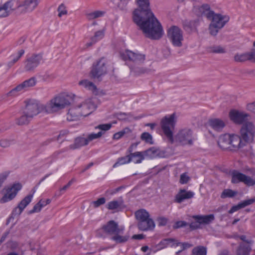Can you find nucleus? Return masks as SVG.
Here are the masks:
<instances>
[{
    "mask_svg": "<svg viewBox=\"0 0 255 255\" xmlns=\"http://www.w3.org/2000/svg\"><path fill=\"white\" fill-rule=\"evenodd\" d=\"M251 245L240 244L237 251V255H249L252 251Z\"/></svg>",
    "mask_w": 255,
    "mask_h": 255,
    "instance_id": "nucleus-36",
    "label": "nucleus"
},
{
    "mask_svg": "<svg viewBox=\"0 0 255 255\" xmlns=\"http://www.w3.org/2000/svg\"><path fill=\"white\" fill-rule=\"evenodd\" d=\"M167 37L174 46L178 47L182 46L183 40V31L178 27L171 26L168 29Z\"/></svg>",
    "mask_w": 255,
    "mask_h": 255,
    "instance_id": "nucleus-5",
    "label": "nucleus"
},
{
    "mask_svg": "<svg viewBox=\"0 0 255 255\" xmlns=\"http://www.w3.org/2000/svg\"><path fill=\"white\" fill-rule=\"evenodd\" d=\"M97 102L96 98L88 99L77 106V110L80 111L81 116H88L97 108Z\"/></svg>",
    "mask_w": 255,
    "mask_h": 255,
    "instance_id": "nucleus-7",
    "label": "nucleus"
},
{
    "mask_svg": "<svg viewBox=\"0 0 255 255\" xmlns=\"http://www.w3.org/2000/svg\"><path fill=\"white\" fill-rule=\"evenodd\" d=\"M230 175L232 176L231 182L232 183L236 184L243 182L249 186L254 185L253 179L237 170H233L231 171Z\"/></svg>",
    "mask_w": 255,
    "mask_h": 255,
    "instance_id": "nucleus-11",
    "label": "nucleus"
},
{
    "mask_svg": "<svg viewBox=\"0 0 255 255\" xmlns=\"http://www.w3.org/2000/svg\"><path fill=\"white\" fill-rule=\"evenodd\" d=\"M10 174L9 171H4L0 173V188L2 186L4 182L6 180Z\"/></svg>",
    "mask_w": 255,
    "mask_h": 255,
    "instance_id": "nucleus-52",
    "label": "nucleus"
},
{
    "mask_svg": "<svg viewBox=\"0 0 255 255\" xmlns=\"http://www.w3.org/2000/svg\"><path fill=\"white\" fill-rule=\"evenodd\" d=\"M11 144V141L4 139L0 141V145L4 148L7 147Z\"/></svg>",
    "mask_w": 255,
    "mask_h": 255,
    "instance_id": "nucleus-60",
    "label": "nucleus"
},
{
    "mask_svg": "<svg viewBox=\"0 0 255 255\" xmlns=\"http://www.w3.org/2000/svg\"><path fill=\"white\" fill-rule=\"evenodd\" d=\"M9 15V11L7 9H5L4 7V5H2L0 6V17H6Z\"/></svg>",
    "mask_w": 255,
    "mask_h": 255,
    "instance_id": "nucleus-59",
    "label": "nucleus"
},
{
    "mask_svg": "<svg viewBox=\"0 0 255 255\" xmlns=\"http://www.w3.org/2000/svg\"><path fill=\"white\" fill-rule=\"evenodd\" d=\"M193 218L199 221L201 224H209L214 220L215 217L213 214H210L203 216L197 215L193 216Z\"/></svg>",
    "mask_w": 255,
    "mask_h": 255,
    "instance_id": "nucleus-30",
    "label": "nucleus"
},
{
    "mask_svg": "<svg viewBox=\"0 0 255 255\" xmlns=\"http://www.w3.org/2000/svg\"><path fill=\"white\" fill-rule=\"evenodd\" d=\"M218 143L223 149H230V134H225L220 136Z\"/></svg>",
    "mask_w": 255,
    "mask_h": 255,
    "instance_id": "nucleus-26",
    "label": "nucleus"
},
{
    "mask_svg": "<svg viewBox=\"0 0 255 255\" xmlns=\"http://www.w3.org/2000/svg\"><path fill=\"white\" fill-rule=\"evenodd\" d=\"M201 223L196 220V222H192L190 225V228L192 230H195L200 228Z\"/></svg>",
    "mask_w": 255,
    "mask_h": 255,
    "instance_id": "nucleus-64",
    "label": "nucleus"
},
{
    "mask_svg": "<svg viewBox=\"0 0 255 255\" xmlns=\"http://www.w3.org/2000/svg\"><path fill=\"white\" fill-rule=\"evenodd\" d=\"M4 7L9 12L10 10H14L18 9L20 11V1L19 0H10L3 4Z\"/></svg>",
    "mask_w": 255,
    "mask_h": 255,
    "instance_id": "nucleus-32",
    "label": "nucleus"
},
{
    "mask_svg": "<svg viewBox=\"0 0 255 255\" xmlns=\"http://www.w3.org/2000/svg\"><path fill=\"white\" fill-rule=\"evenodd\" d=\"M107 72V62L105 58H102L93 63L90 72V76L92 79L101 81L102 77L105 75Z\"/></svg>",
    "mask_w": 255,
    "mask_h": 255,
    "instance_id": "nucleus-3",
    "label": "nucleus"
},
{
    "mask_svg": "<svg viewBox=\"0 0 255 255\" xmlns=\"http://www.w3.org/2000/svg\"><path fill=\"white\" fill-rule=\"evenodd\" d=\"M57 11L58 12V16L59 17H61L63 15H67L68 13L66 7L63 3H61L59 5Z\"/></svg>",
    "mask_w": 255,
    "mask_h": 255,
    "instance_id": "nucleus-50",
    "label": "nucleus"
},
{
    "mask_svg": "<svg viewBox=\"0 0 255 255\" xmlns=\"http://www.w3.org/2000/svg\"><path fill=\"white\" fill-rule=\"evenodd\" d=\"M194 193L191 191H186L185 189H181L175 196V202L180 203L185 199H191L193 197Z\"/></svg>",
    "mask_w": 255,
    "mask_h": 255,
    "instance_id": "nucleus-23",
    "label": "nucleus"
},
{
    "mask_svg": "<svg viewBox=\"0 0 255 255\" xmlns=\"http://www.w3.org/2000/svg\"><path fill=\"white\" fill-rule=\"evenodd\" d=\"M43 59L41 54H32L28 57L24 62V69L28 72H33Z\"/></svg>",
    "mask_w": 255,
    "mask_h": 255,
    "instance_id": "nucleus-10",
    "label": "nucleus"
},
{
    "mask_svg": "<svg viewBox=\"0 0 255 255\" xmlns=\"http://www.w3.org/2000/svg\"><path fill=\"white\" fill-rule=\"evenodd\" d=\"M138 8L133 12V20L144 35L152 39H159L163 35L160 22L150 8L149 0H136Z\"/></svg>",
    "mask_w": 255,
    "mask_h": 255,
    "instance_id": "nucleus-1",
    "label": "nucleus"
},
{
    "mask_svg": "<svg viewBox=\"0 0 255 255\" xmlns=\"http://www.w3.org/2000/svg\"><path fill=\"white\" fill-rule=\"evenodd\" d=\"M187 225H188V223H187L185 221H178V222H176V223L174 226V228L177 229V228H181L183 227H185Z\"/></svg>",
    "mask_w": 255,
    "mask_h": 255,
    "instance_id": "nucleus-62",
    "label": "nucleus"
},
{
    "mask_svg": "<svg viewBox=\"0 0 255 255\" xmlns=\"http://www.w3.org/2000/svg\"><path fill=\"white\" fill-rule=\"evenodd\" d=\"M156 151L154 148H150L143 151H136L130 154L131 161L136 164L141 163L145 156L152 157L155 154Z\"/></svg>",
    "mask_w": 255,
    "mask_h": 255,
    "instance_id": "nucleus-14",
    "label": "nucleus"
},
{
    "mask_svg": "<svg viewBox=\"0 0 255 255\" xmlns=\"http://www.w3.org/2000/svg\"><path fill=\"white\" fill-rule=\"evenodd\" d=\"M112 127L111 124H101L95 127V128H98L102 130L107 131Z\"/></svg>",
    "mask_w": 255,
    "mask_h": 255,
    "instance_id": "nucleus-57",
    "label": "nucleus"
},
{
    "mask_svg": "<svg viewBox=\"0 0 255 255\" xmlns=\"http://www.w3.org/2000/svg\"><path fill=\"white\" fill-rule=\"evenodd\" d=\"M40 202H38L33 207V209L28 211V214H32L34 213L39 212L41 209V205H40Z\"/></svg>",
    "mask_w": 255,
    "mask_h": 255,
    "instance_id": "nucleus-56",
    "label": "nucleus"
},
{
    "mask_svg": "<svg viewBox=\"0 0 255 255\" xmlns=\"http://www.w3.org/2000/svg\"><path fill=\"white\" fill-rule=\"evenodd\" d=\"M57 102L60 105L61 110L69 106L72 103L73 100L71 96L69 95H62L55 97Z\"/></svg>",
    "mask_w": 255,
    "mask_h": 255,
    "instance_id": "nucleus-25",
    "label": "nucleus"
},
{
    "mask_svg": "<svg viewBox=\"0 0 255 255\" xmlns=\"http://www.w3.org/2000/svg\"><path fill=\"white\" fill-rule=\"evenodd\" d=\"M81 116L79 111L77 110V107L72 108L69 109L67 115V119L69 121H73L78 119Z\"/></svg>",
    "mask_w": 255,
    "mask_h": 255,
    "instance_id": "nucleus-35",
    "label": "nucleus"
},
{
    "mask_svg": "<svg viewBox=\"0 0 255 255\" xmlns=\"http://www.w3.org/2000/svg\"><path fill=\"white\" fill-rule=\"evenodd\" d=\"M157 221L159 226H165L167 224L168 220L165 217H161L157 219Z\"/></svg>",
    "mask_w": 255,
    "mask_h": 255,
    "instance_id": "nucleus-61",
    "label": "nucleus"
},
{
    "mask_svg": "<svg viewBox=\"0 0 255 255\" xmlns=\"http://www.w3.org/2000/svg\"><path fill=\"white\" fill-rule=\"evenodd\" d=\"M192 134L190 129H181L175 136L174 141H178L182 145H192L193 144Z\"/></svg>",
    "mask_w": 255,
    "mask_h": 255,
    "instance_id": "nucleus-12",
    "label": "nucleus"
},
{
    "mask_svg": "<svg viewBox=\"0 0 255 255\" xmlns=\"http://www.w3.org/2000/svg\"><path fill=\"white\" fill-rule=\"evenodd\" d=\"M137 226L139 230L145 231L153 230L155 227V224L152 219L148 217L147 219L138 222Z\"/></svg>",
    "mask_w": 255,
    "mask_h": 255,
    "instance_id": "nucleus-22",
    "label": "nucleus"
},
{
    "mask_svg": "<svg viewBox=\"0 0 255 255\" xmlns=\"http://www.w3.org/2000/svg\"><path fill=\"white\" fill-rule=\"evenodd\" d=\"M102 229L110 235L122 233L123 230V229H119L118 224L113 220L110 221L106 225L103 226Z\"/></svg>",
    "mask_w": 255,
    "mask_h": 255,
    "instance_id": "nucleus-20",
    "label": "nucleus"
},
{
    "mask_svg": "<svg viewBox=\"0 0 255 255\" xmlns=\"http://www.w3.org/2000/svg\"><path fill=\"white\" fill-rule=\"evenodd\" d=\"M131 161L130 154L124 157H120L118 159L117 161L114 164L113 167L115 168L117 166L129 163Z\"/></svg>",
    "mask_w": 255,
    "mask_h": 255,
    "instance_id": "nucleus-42",
    "label": "nucleus"
},
{
    "mask_svg": "<svg viewBox=\"0 0 255 255\" xmlns=\"http://www.w3.org/2000/svg\"><path fill=\"white\" fill-rule=\"evenodd\" d=\"M32 119L31 116L24 113L23 111V115L16 120V124L19 126L27 125Z\"/></svg>",
    "mask_w": 255,
    "mask_h": 255,
    "instance_id": "nucleus-39",
    "label": "nucleus"
},
{
    "mask_svg": "<svg viewBox=\"0 0 255 255\" xmlns=\"http://www.w3.org/2000/svg\"><path fill=\"white\" fill-rule=\"evenodd\" d=\"M255 202V198L246 200L239 203L237 205L233 206L229 211V213L232 214L241 208H243L248 205H251Z\"/></svg>",
    "mask_w": 255,
    "mask_h": 255,
    "instance_id": "nucleus-27",
    "label": "nucleus"
},
{
    "mask_svg": "<svg viewBox=\"0 0 255 255\" xmlns=\"http://www.w3.org/2000/svg\"><path fill=\"white\" fill-rule=\"evenodd\" d=\"M213 11L210 9V6L208 4H203L195 8V12L198 16L205 15L207 18L208 13Z\"/></svg>",
    "mask_w": 255,
    "mask_h": 255,
    "instance_id": "nucleus-33",
    "label": "nucleus"
},
{
    "mask_svg": "<svg viewBox=\"0 0 255 255\" xmlns=\"http://www.w3.org/2000/svg\"><path fill=\"white\" fill-rule=\"evenodd\" d=\"M128 132H130V130L128 128H125L123 130L115 133L113 138L116 140L119 139L123 136L125 134Z\"/></svg>",
    "mask_w": 255,
    "mask_h": 255,
    "instance_id": "nucleus-49",
    "label": "nucleus"
},
{
    "mask_svg": "<svg viewBox=\"0 0 255 255\" xmlns=\"http://www.w3.org/2000/svg\"><path fill=\"white\" fill-rule=\"evenodd\" d=\"M207 18L211 19V23L218 28L223 27L229 19L228 16L221 14H216L214 11H211L208 13Z\"/></svg>",
    "mask_w": 255,
    "mask_h": 255,
    "instance_id": "nucleus-13",
    "label": "nucleus"
},
{
    "mask_svg": "<svg viewBox=\"0 0 255 255\" xmlns=\"http://www.w3.org/2000/svg\"><path fill=\"white\" fill-rule=\"evenodd\" d=\"M21 188L22 185L19 183H14L10 186L5 187L1 191L3 195L0 199V203H5L12 200Z\"/></svg>",
    "mask_w": 255,
    "mask_h": 255,
    "instance_id": "nucleus-4",
    "label": "nucleus"
},
{
    "mask_svg": "<svg viewBox=\"0 0 255 255\" xmlns=\"http://www.w3.org/2000/svg\"><path fill=\"white\" fill-rule=\"evenodd\" d=\"M234 59L236 62H244L247 60L252 61L253 57L252 51L249 52L241 54H236L234 56Z\"/></svg>",
    "mask_w": 255,
    "mask_h": 255,
    "instance_id": "nucleus-37",
    "label": "nucleus"
},
{
    "mask_svg": "<svg viewBox=\"0 0 255 255\" xmlns=\"http://www.w3.org/2000/svg\"><path fill=\"white\" fill-rule=\"evenodd\" d=\"M79 85L84 88L91 91L94 94L97 95L98 90L96 86L92 82L88 80H83L79 82Z\"/></svg>",
    "mask_w": 255,
    "mask_h": 255,
    "instance_id": "nucleus-29",
    "label": "nucleus"
},
{
    "mask_svg": "<svg viewBox=\"0 0 255 255\" xmlns=\"http://www.w3.org/2000/svg\"><path fill=\"white\" fill-rule=\"evenodd\" d=\"M105 202L106 199L104 197H102L96 201H93L92 204L93 205L94 208H97L100 206L104 204Z\"/></svg>",
    "mask_w": 255,
    "mask_h": 255,
    "instance_id": "nucleus-53",
    "label": "nucleus"
},
{
    "mask_svg": "<svg viewBox=\"0 0 255 255\" xmlns=\"http://www.w3.org/2000/svg\"><path fill=\"white\" fill-rule=\"evenodd\" d=\"M103 134V132L102 131H99L97 133H92L90 134H89L86 138L88 143L94 139L100 138L102 134Z\"/></svg>",
    "mask_w": 255,
    "mask_h": 255,
    "instance_id": "nucleus-51",
    "label": "nucleus"
},
{
    "mask_svg": "<svg viewBox=\"0 0 255 255\" xmlns=\"http://www.w3.org/2000/svg\"><path fill=\"white\" fill-rule=\"evenodd\" d=\"M190 178L186 173L180 175V183L182 184H186L189 180Z\"/></svg>",
    "mask_w": 255,
    "mask_h": 255,
    "instance_id": "nucleus-58",
    "label": "nucleus"
},
{
    "mask_svg": "<svg viewBox=\"0 0 255 255\" xmlns=\"http://www.w3.org/2000/svg\"><path fill=\"white\" fill-rule=\"evenodd\" d=\"M104 29L95 32L94 36L91 38V40L94 42H96L98 40H99L104 37Z\"/></svg>",
    "mask_w": 255,
    "mask_h": 255,
    "instance_id": "nucleus-47",
    "label": "nucleus"
},
{
    "mask_svg": "<svg viewBox=\"0 0 255 255\" xmlns=\"http://www.w3.org/2000/svg\"><path fill=\"white\" fill-rule=\"evenodd\" d=\"M140 138L141 140L144 141L146 143L151 144L153 143L152 135L148 132H144L142 133L141 135Z\"/></svg>",
    "mask_w": 255,
    "mask_h": 255,
    "instance_id": "nucleus-46",
    "label": "nucleus"
},
{
    "mask_svg": "<svg viewBox=\"0 0 255 255\" xmlns=\"http://www.w3.org/2000/svg\"><path fill=\"white\" fill-rule=\"evenodd\" d=\"M247 108L249 111L255 114V101L248 104L247 105Z\"/></svg>",
    "mask_w": 255,
    "mask_h": 255,
    "instance_id": "nucleus-63",
    "label": "nucleus"
},
{
    "mask_svg": "<svg viewBox=\"0 0 255 255\" xmlns=\"http://www.w3.org/2000/svg\"><path fill=\"white\" fill-rule=\"evenodd\" d=\"M209 126L214 130L221 131L225 126V124L222 120L219 119H214L209 120Z\"/></svg>",
    "mask_w": 255,
    "mask_h": 255,
    "instance_id": "nucleus-28",
    "label": "nucleus"
},
{
    "mask_svg": "<svg viewBox=\"0 0 255 255\" xmlns=\"http://www.w3.org/2000/svg\"><path fill=\"white\" fill-rule=\"evenodd\" d=\"M37 82L36 79L35 77H31L28 80L23 82L17 86L15 88L11 90L7 95L9 96H15L16 93L22 91V90H26L30 87L34 86Z\"/></svg>",
    "mask_w": 255,
    "mask_h": 255,
    "instance_id": "nucleus-16",
    "label": "nucleus"
},
{
    "mask_svg": "<svg viewBox=\"0 0 255 255\" xmlns=\"http://www.w3.org/2000/svg\"><path fill=\"white\" fill-rule=\"evenodd\" d=\"M34 191L33 193H34ZM33 194L28 195L20 202L17 206L13 210L12 212V216L15 217L21 214L23 210L31 202L33 197Z\"/></svg>",
    "mask_w": 255,
    "mask_h": 255,
    "instance_id": "nucleus-17",
    "label": "nucleus"
},
{
    "mask_svg": "<svg viewBox=\"0 0 255 255\" xmlns=\"http://www.w3.org/2000/svg\"><path fill=\"white\" fill-rule=\"evenodd\" d=\"M135 216L136 219L138 220V222L142 221L144 219H147L148 217H149V213L143 209H140L136 211L135 213Z\"/></svg>",
    "mask_w": 255,
    "mask_h": 255,
    "instance_id": "nucleus-41",
    "label": "nucleus"
},
{
    "mask_svg": "<svg viewBox=\"0 0 255 255\" xmlns=\"http://www.w3.org/2000/svg\"><path fill=\"white\" fill-rule=\"evenodd\" d=\"M88 144L86 138L82 137H78L75 139L74 143L70 145L69 148L71 149H75L79 148L81 146L86 145Z\"/></svg>",
    "mask_w": 255,
    "mask_h": 255,
    "instance_id": "nucleus-31",
    "label": "nucleus"
},
{
    "mask_svg": "<svg viewBox=\"0 0 255 255\" xmlns=\"http://www.w3.org/2000/svg\"><path fill=\"white\" fill-rule=\"evenodd\" d=\"M106 13L103 10H95L86 13L85 15L88 20H92L99 17H103Z\"/></svg>",
    "mask_w": 255,
    "mask_h": 255,
    "instance_id": "nucleus-38",
    "label": "nucleus"
},
{
    "mask_svg": "<svg viewBox=\"0 0 255 255\" xmlns=\"http://www.w3.org/2000/svg\"><path fill=\"white\" fill-rule=\"evenodd\" d=\"M112 238V239L116 242L117 243H123L127 242L128 239V236H121L118 234Z\"/></svg>",
    "mask_w": 255,
    "mask_h": 255,
    "instance_id": "nucleus-48",
    "label": "nucleus"
},
{
    "mask_svg": "<svg viewBox=\"0 0 255 255\" xmlns=\"http://www.w3.org/2000/svg\"><path fill=\"white\" fill-rule=\"evenodd\" d=\"M175 118V114H173L169 116L164 117L160 122L161 129L168 141L171 144L174 142L173 130L176 122Z\"/></svg>",
    "mask_w": 255,
    "mask_h": 255,
    "instance_id": "nucleus-2",
    "label": "nucleus"
},
{
    "mask_svg": "<svg viewBox=\"0 0 255 255\" xmlns=\"http://www.w3.org/2000/svg\"><path fill=\"white\" fill-rule=\"evenodd\" d=\"M240 132L241 137L246 144L252 142L254 137L255 128L252 123L248 122L243 125Z\"/></svg>",
    "mask_w": 255,
    "mask_h": 255,
    "instance_id": "nucleus-9",
    "label": "nucleus"
},
{
    "mask_svg": "<svg viewBox=\"0 0 255 255\" xmlns=\"http://www.w3.org/2000/svg\"><path fill=\"white\" fill-rule=\"evenodd\" d=\"M56 98L52 99L45 105H44L45 113H53L57 112L61 110L60 105L57 102Z\"/></svg>",
    "mask_w": 255,
    "mask_h": 255,
    "instance_id": "nucleus-21",
    "label": "nucleus"
},
{
    "mask_svg": "<svg viewBox=\"0 0 255 255\" xmlns=\"http://www.w3.org/2000/svg\"><path fill=\"white\" fill-rule=\"evenodd\" d=\"M206 248L200 246L193 249L191 255H206Z\"/></svg>",
    "mask_w": 255,
    "mask_h": 255,
    "instance_id": "nucleus-43",
    "label": "nucleus"
},
{
    "mask_svg": "<svg viewBox=\"0 0 255 255\" xmlns=\"http://www.w3.org/2000/svg\"><path fill=\"white\" fill-rule=\"evenodd\" d=\"M177 240L174 238H167L162 240L159 243V246L162 248H165L168 247H176L178 245Z\"/></svg>",
    "mask_w": 255,
    "mask_h": 255,
    "instance_id": "nucleus-34",
    "label": "nucleus"
},
{
    "mask_svg": "<svg viewBox=\"0 0 255 255\" xmlns=\"http://www.w3.org/2000/svg\"><path fill=\"white\" fill-rule=\"evenodd\" d=\"M237 194V192L233 191L231 189H225L222 192L221 197L223 199L226 198H232Z\"/></svg>",
    "mask_w": 255,
    "mask_h": 255,
    "instance_id": "nucleus-45",
    "label": "nucleus"
},
{
    "mask_svg": "<svg viewBox=\"0 0 255 255\" xmlns=\"http://www.w3.org/2000/svg\"><path fill=\"white\" fill-rule=\"evenodd\" d=\"M24 113L33 118L40 113L45 112L44 105L34 100H28L25 102Z\"/></svg>",
    "mask_w": 255,
    "mask_h": 255,
    "instance_id": "nucleus-6",
    "label": "nucleus"
},
{
    "mask_svg": "<svg viewBox=\"0 0 255 255\" xmlns=\"http://www.w3.org/2000/svg\"><path fill=\"white\" fill-rule=\"evenodd\" d=\"M41 0H22L20 1V12L31 13L38 6Z\"/></svg>",
    "mask_w": 255,
    "mask_h": 255,
    "instance_id": "nucleus-15",
    "label": "nucleus"
},
{
    "mask_svg": "<svg viewBox=\"0 0 255 255\" xmlns=\"http://www.w3.org/2000/svg\"><path fill=\"white\" fill-rule=\"evenodd\" d=\"M177 243H178V245H176V247L180 246L181 250L182 251L193 246L192 244H190L188 243H181L179 242L178 240Z\"/></svg>",
    "mask_w": 255,
    "mask_h": 255,
    "instance_id": "nucleus-55",
    "label": "nucleus"
},
{
    "mask_svg": "<svg viewBox=\"0 0 255 255\" xmlns=\"http://www.w3.org/2000/svg\"><path fill=\"white\" fill-rule=\"evenodd\" d=\"M207 50L208 52L213 53H224L226 52L225 48L219 45L210 46L208 48Z\"/></svg>",
    "mask_w": 255,
    "mask_h": 255,
    "instance_id": "nucleus-44",
    "label": "nucleus"
},
{
    "mask_svg": "<svg viewBox=\"0 0 255 255\" xmlns=\"http://www.w3.org/2000/svg\"><path fill=\"white\" fill-rule=\"evenodd\" d=\"M229 116L234 123L241 124L247 121L249 115L244 112L233 110L230 112Z\"/></svg>",
    "mask_w": 255,
    "mask_h": 255,
    "instance_id": "nucleus-18",
    "label": "nucleus"
},
{
    "mask_svg": "<svg viewBox=\"0 0 255 255\" xmlns=\"http://www.w3.org/2000/svg\"><path fill=\"white\" fill-rule=\"evenodd\" d=\"M141 65H131L130 66V69L136 75H139L142 74L148 73L149 71V70L141 67Z\"/></svg>",
    "mask_w": 255,
    "mask_h": 255,
    "instance_id": "nucleus-40",
    "label": "nucleus"
},
{
    "mask_svg": "<svg viewBox=\"0 0 255 255\" xmlns=\"http://www.w3.org/2000/svg\"><path fill=\"white\" fill-rule=\"evenodd\" d=\"M106 206L110 210L116 209L121 210L125 208L124 200L122 197H120L117 200H113L109 202Z\"/></svg>",
    "mask_w": 255,
    "mask_h": 255,
    "instance_id": "nucleus-24",
    "label": "nucleus"
},
{
    "mask_svg": "<svg viewBox=\"0 0 255 255\" xmlns=\"http://www.w3.org/2000/svg\"><path fill=\"white\" fill-rule=\"evenodd\" d=\"M120 55L124 60L131 61L132 65H141L145 61V55L129 50L121 52Z\"/></svg>",
    "mask_w": 255,
    "mask_h": 255,
    "instance_id": "nucleus-8",
    "label": "nucleus"
},
{
    "mask_svg": "<svg viewBox=\"0 0 255 255\" xmlns=\"http://www.w3.org/2000/svg\"><path fill=\"white\" fill-rule=\"evenodd\" d=\"M221 28H218V27L215 26V25L212 24L211 23L209 25V32H210V34L213 36L216 35L219 31V30Z\"/></svg>",
    "mask_w": 255,
    "mask_h": 255,
    "instance_id": "nucleus-54",
    "label": "nucleus"
},
{
    "mask_svg": "<svg viewBox=\"0 0 255 255\" xmlns=\"http://www.w3.org/2000/svg\"><path fill=\"white\" fill-rule=\"evenodd\" d=\"M246 145L241 136L237 134H230V149L238 150Z\"/></svg>",
    "mask_w": 255,
    "mask_h": 255,
    "instance_id": "nucleus-19",
    "label": "nucleus"
}]
</instances>
